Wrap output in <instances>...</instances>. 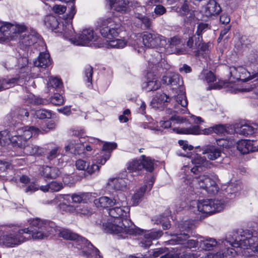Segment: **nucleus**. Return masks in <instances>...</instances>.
<instances>
[{
	"mask_svg": "<svg viewBox=\"0 0 258 258\" xmlns=\"http://www.w3.org/2000/svg\"><path fill=\"white\" fill-rule=\"evenodd\" d=\"M121 23L114 16L101 18L97 21V27L101 35L108 39L105 43L107 48L122 49L127 45H131L139 53L144 51V46L156 48L160 51L155 58L150 59L149 66H156L162 58L161 53L165 51L166 38L157 33H147L142 36L141 34H132L126 40L124 38L116 39L120 32Z\"/></svg>",
	"mask_w": 258,
	"mask_h": 258,
	"instance_id": "obj_1",
	"label": "nucleus"
},
{
	"mask_svg": "<svg viewBox=\"0 0 258 258\" xmlns=\"http://www.w3.org/2000/svg\"><path fill=\"white\" fill-rule=\"evenodd\" d=\"M94 203L97 207L108 209L110 218L106 222H103V228L106 233L114 234L118 239H125L130 234H137L141 231L130 218V208L124 194L113 198L101 197L95 199Z\"/></svg>",
	"mask_w": 258,
	"mask_h": 258,
	"instance_id": "obj_2",
	"label": "nucleus"
},
{
	"mask_svg": "<svg viewBox=\"0 0 258 258\" xmlns=\"http://www.w3.org/2000/svg\"><path fill=\"white\" fill-rule=\"evenodd\" d=\"M182 156L187 157L195 165L190 169L192 174L187 175L185 177L182 188L191 194L192 192L196 194L197 191L196 190L198 189L205 190L210 194H217L219 189V180L217 175L214 173H206L198 177L194 176L196 172H201L205 170L206 166L208 163L207 160L199 154L191 153H187L186 155L182 154Z\"/></svg>",
	"mask_w": 258,
	"mask_h": 258,
	"instance_id": "obj_3",
	"label": "nucleus"
},
{
	"mask_svg": "<svg viewBox=\"0 0 258 258\" xmlns=\"http://www.w3.org/2000/svg\"><path fill=\"white\" fill-rule=\"evenodd\" d=\"M29 227L19 229L16 226L6 228L3 236L0 238V245L5 247H15L30 239H42L43 232L38 231V227L41 228L43 223L39 218L28 220Z\"/></svg>",
	"mask_w": 258,
	"mask_h": 258,
	"instance_id": "obj_4",
	"label": "nucleus"
},
{
	"mask_svg": "<svg viewBox=\"0 0 258 258\" xmlns=\"http://www.w3.org/2000/svg\"><path fill=\"white\" fill-rule=\"evenodd\" d=\"M39 220L42 222L43 224L41 226V228L38 227V231L46 233L45 235H43L42 239L51 235L57 234L63 239L72 240V245L74 247V248H77L79 250L80 255L89 256V253L85 250L86 248H88L89 250L95 252L97 256H99V250L86 238L73 232L70 230L57 226L53 222L40 218Z\"/></svg>",
	"mask_w": 258,
	"mask_h": 258,
	"instance_id": "obj_5",
	"label": "nucleus"
},
{
	"mask_svg": "<svg viewBox=\"0 0 258 258\" xmlns=\"http://www.w3.org/2000/svg\"><path fill=\"white\" fill-rule=\"evenodd\" d=\"M21 130H24V126L18 129L11 137L8 130L0 131V145L2 147L3 152L10 156L41 154L42 150L39 147L29 144L24 145L23 140L25 139V136L19 134Z\"/></svg>",
	"mask_w": 258,
	"mask_h": 258,
	"instance_id": "obj_6",
	"label": "nucleus"
},
{
	"mask_svg": "<svg viewBox=\"0 0 258 258\" xmlns=\"http://www.w3.org/2000/svg\"><path fill=\"white\" fill-rule=\"evenodd\" d=\"M243 258H258V230L241 229L236 240L229 241Z\"/></svg>",
	"mask_w": 258,
	"mask_h": 258,
	"instance_id": "obj_7",
	"label": "nucleus"
},
{
	"mask_svg": "<svg viewBox=\"0 0 258 258\" xmlns=\"http://www.w3.org/2000/svg\"><path fill=\"white\" fill-rule=\"evenodd\" d=\"M75 3V2L67 3L68 6H70V10L66 18L61 23L53 15H47L44 20V24L47 28L55 33L60 34L66 40L69 34L68 28L70 25H72V20L76 13Z\"/></svg>",
	"mask_w": 258,
	"mask_h": 258,
	"instance_id": "obj_8",
	"label": "nucleus"
},
{
	"mask_svg": "<svg viewBox=\"0 0 258 258\" xmlns=\"http://www.w3.org/2000/svg\"><path fill=\"white\" fill-rule=\"evenodd\" d=\"M195 227V221L192 220H187L179 223L178 225L179 233H176L173 237L168 241V243L181 245L183 247L189 249L200 248V236L196 240L188 239L189 236L187 233Z\"/></svg>",
	"mask_w": 258,
	"mask_h": 258,
	"instance_id": "obj_9",
	"label": "nucleus"
},
{
	"mask_svg": "<svg viewBox=\"0 0 258 258\" xmlns=\"http://www.w3.org/2000/svg\"><path fill=\"white\" fill-rule=\"evenodd\" d=\"M162 81L163 84H166L170 85L173 92L177 95L174 96V100L175 101V108L177 111L178 107L180 105L183 107L181 112H184V111L187 110V100L185 96L184 88L182 86V83L180 84L179 76L176 73H171L168 76L163 77Z\"/></svg>",
	"mask_w": 258,
	"mask_h": 258,
	"instance_id": "obj_10",
	"label": "nucleus"
},
{
	"mask_svg": "<svg viewBox=\"0 0 258 258\" xmlns=\"http://www.w3.org/2000/svg\"><path fill=\"white\" fill-rule=\"evenodd\" d=\"M232 240H236V237L232 236L227 237L225 239H220L218 241L214 238L209 237H203L200 236V248L205 250H212L216 247H219L220 250L218 252H230V249H232L235 252L233 255H228L225 257H232L237 255V251L234 248L233 243L229 241Z\"/></svg>",
	"mask_w": 258,
	"mask_h": 258,
	"instance_id": "obj_11",
	"label": "nucleus"
},
{
	"mask_svg": "<svg viewBox=\"0 0 258 258\" xmlns=\"http://www.w3.org/2000/svg\"><path fill=\"white\" fill-rule=\"evenodd\" d=\"M68 29L69 34L67 40L76 45H88L98 38V36L92 28L84 29L79 35L76 34L72 25H70Z\"/></svg>",
	"mask_w": 258,
	"mask_h": 258,
	"instance_id": "obj_12",
	"label": "nucleus"
},
{
	"mask_svg": "<svg viewBox=\"0 0 258 258\" xmlns=\"http://www.w3.org/2000/svg\"><path fill=\"white\" fill-rule=\"evenodd\" d=\"M56 124L53 120H46L43 121L39 128L33 126H25L24 130H21L19 132V134L21 136H25L23 141L24 145L26 146L27 144L30 145H33L31 144V139L33 137H35L39 134H44L47 133L51 130L55 128Z\"/></svg>",
	"mask_w": 258,
	"mask_h": 258,
	"instance_id": "obj_13",
	"label": "nucleus"
},
{
	"mask_svg": "<svg viewBox=\"0 0 258 258\" xmlns=\"http://www.w3.org/2000/svg\"><path fill=\"white\" fill-rule=\"evenodd\" d=\"M229 252H209L207 253H202L200 252H191L185 251H182L181 249L176 247L175 253L170 254L167 256V258H224L225 256L228 255H233L235 254V252L230 249Z\"/></svg>",
	"mask_w": 258,
	"mask_h": 258,
	"instance_id": "obj_14",
	"label": "nucleus"
},
{
	"mask_svg": "<svg viewBox=\"0 0 258 258\" xmlns=\"http://www.w3.org/2000/svg\"><path fill=\"white\" fill-rule=\"evenodd\" d=\"M70 134L74 137L68 140L65 146L66 151L73 154H80L84 150V143L81 140L84 130L81 127L73 128L70 130Z\"/></svg>",
	"mask_w": 258,
	"mask_h": 258,
	"instance_id": "obj_15",
	"label": "nucleus"
},
{
	"mask_svg": "<svg viewBox=\"0 0 258 258\" xmlns=\"http://www.w3.org/2000/svg\"><path fill=\"white\" fill-rule=\"evenodd\" d=\"M197 205L198 210L206 214L221 212L225 207L224 202L218 199L199 200L197 202Z\"/></svg>",
	"mask_w": 258,
	"mask_h": 258,
	"instance_id": "obj_16",
	"label": "nucleus"
},
{
	"mask_svg": "<svg viewBox=\"0 0 258 258\" xmlns=\"http://www.w3.org/2000/svg\"><path fill=\"white\" fill-rule=\"evenodd\" d=\"M174 110L170 108L166 110V111L168 115L164 116L162 120L160 121L159 124L161 127L164 128H168L171 127L172 125H174L176 124H181L186 121V118L177 115L175 114V112L184 113L187 110L184 111V112H181L180 111L183 110V107L179 105L178 107V111H177L175 108V104H174Z\"/></svg>",
	"mask_w": 258,
	"mask_h": 258,
	"instance_id": "obj_17",
	"label": "nucleus"
},
{
	"mask_svg": "<svg viewBox=\"0 0 258 258\" xmlns=\"http://www.w3.org/2000/svg\"><path fill=\"white\" fill-rule=\"evenodd\" d=\"M8 70L15 69L16 74L28 75L30 72V67L28 66V59L26 57H21L19 58L11 57L4 64Z\"/></svg>",
	"mask_w": 258,
	"mask_h": 258,
	"instance_id": "obj_18",
	"label": "nucleus"
},
{
	"mask_svg": "<svg viewBox=\"0 0 258 258\" xmlns=\"http://www.w3.org/2000/svg\"><path fill=\"white\" fill-rule=\"evenodd\" d=\"M132 180V175L124 171L118 177L109 179L107 184L109 187L115 190L124 191L127 188V185Z\"/></svg>",
	"mask_w": 258,
	"mask_h": 258,
	"instance_id": "obj_19",
	"label": "nucleus"
},
{
	"mask_svg": "<svg viewBox=\"0 0 258 258\" xmlns=\"http://www.w3.org/2000/svg\"><path fill=\"white\" fill-rule=\"evenodd\" d=\"M26 27L24 24H12L10 23L2 22L0 26V33L4 37L3 40L17 35V33L24 32Z\"/></svg>",
	"mask_w": 258,
	"mask_h": 258,
	"instance_id": "obj_20",
	"label": "nucleus"
},
{
	"mask_svg": "<svg viewBox=\"0 0 258 258\" xmlns=\"http://www.w3.org/2000/svg\"><path fill=\"white\" fill-rule=\"evenodd\" d=\"M135 226L141 230V232L137 234H130L128 236L130 235H143L140 238V241L139 242V245L141 247L144 248H148L152 244V241L153 240H155L161 237L163 234V232L161 230H153L151 231H148L144 232V230L141 229L138 227H137L136 225ZM127 237L126 238H127Z\"/></svg>",
	"mask_w": 258,
	"mask_h": 258,
	"instance_id": "obj_21",
	"label": "nucleus"
},
{
	"mask_svg": "<svg viewBox=\"0 0 258 258\" xmlns=\"http://www.w3.org/2000/svg\"><path fill=\"white\" fill-rule=\"evenodd\" d=\"M71 203V195L69 194L58 195L51 201V204L57 206L63 213H73L76 211V208L70 205Z\"/></svg>",
	"mask_w": 258,
	"mask_h": 258,
	"instance_id": "obj_22",
	"label": "nucleus"
},
{
	"mask_svg": "<svg viewBox=\"0 0 258 258\" xmlns=\"http://www.w3.org/2000/svg\"><path fill=\"white\" fill-rule=\"evenodd\" d=\"M167 4L171 5L175 3L177 4H181L180 7L177 6V5L171 7V11H174L178 13L180 16H184L189 15L187 20H184L185 23H190V21L194 19V15L191 13L188 8V5L185 3V0H167Z\"/></svg>",
	"mask_w": 258,
	"mask_h": 258,
	"instance_id": "obj_23",
	"label": "nucleus"
},
{
	"mask_svg": "<svg viewBox=\"0 0 258 258\" xmlns=\"http://www.w3.org/2000/svg\"><path fill=\"white\" fill-rule=\"evenodd\" d=\"M75 166L78 170L84 171L85 173L89 175H92L97 174L102 165L96 163L95 156L92 159L91 164L84 160L78 159L76 161Z\"/></svg>",
	"mask_w": 258,
	"mask_h": 258,
	"instance_id": "obj_24",
	"label": "nucleus"
},
{
	"mask_svg": "<svg viewBox=\"0 0 258 258\" xmlns=\"http://www.w3.org/2000/svg\"><path fill=\"white\" fill-rule=\"evenodd\" d=\"M230 74L236 80H240L242 82L255 79L252 75V71L248 70L242 66H232L230 68Z\"/></svg>",
	"mask_w": 258,
	"mask_h": 258,
	"instance_id": "obj_25",
	"label": "nucleus"
},
{
	"mask_svg": "<svg viewBox=\"0 0 258 258\" xmlns=\"http://www.w3.org/2000/svg\"><path fill=\"white\" fill-rule=\"evenodd\" d=\"M116 147L117 144L115 143L105 142L103 143L102 142V147L100 148H102V150L95 155L96 163H99L100 165H104L109 159L111 151Z\"/></svg>",
	"mask_w": 258,
	"mask_h": 258,
	"instance_id": "obj_26",
	"label": "nucleus"
},
{
	"mask_svg": "<svg viewBox=\"0 0 258 258\" xmlns=\"http://www.w3.org/2000/svg\"><path fill=\"white\" fill-rule=\"evenodd\" d=\"M28 75L25 74H16L15 77L8 76L5 78L0 79V85L2 90L8 89L16 84L20 85L21 83H24L27 80Z\"/></svg>",
	"mask_w": 258,
	"mask_h": 258,
	"instance_id": "obj_27",
	"label": "nucleus"
},
{
	"mask_svg": "<svg viewBox=\"0 0 258 258\" xmlns=\"http://www.w3.org/2000/svg\"><path fill=\"white\" fill-rule=\"evenodd\" d=\"M132 6L135 9V18L138 19L146 28L149 29L152 25L151 20L148 17L140 13H145L146 12V7L141 6L138 2H133Z\"/></svg>",
	"mask_w": 258,
	"mask_h": 258,
	"instance_id": "obj_28",
	"label": "nucleus"
},
{
	"mask_svg": "<svg viewBox=\"0 0 258 258\" xmlns=\"http://www.w3.org/2000/svg\"><path fill=\"white\" fill-rule=\"evenodd\" d=\"M173 131L179 134L209 135L213 133V126L201 130L198 125H194L188 128H173Z\"/></svg>",
	"mask_w": 258,
	"mask_h": 258,
	"instance_id": "obj_29",
	"label": "nucleus"
},
{
	"mask_svg": "<svg viewBox=\"0 0 258 258\" xmlns=\"http://www.w3.org/2000/svg\"><path fill=\"white\" fill-rule=\"evenodd\" d=\"M154 182L153 178H151L149 183L145 184L135 191L131 199L133 206L138 205L143 200L145 192L152 189Z\"/></svg>",
	"mask_w": 258,
	"mask_h": 258,
	"instance_id": "obj_30",
	"label": "nucleus"
},
{
	"mask_svg": "<svg viewBox=\"0 0 258 258\" xmlns=\"http://www.w3.org/2000/svg\"><path fill=\"white\" fill-rule=\"evenodd\" d=\"M237 149L242 154L257 151V141L241 140L237 142Z\"/></svg>",
	"mask_w": 258,
	"mask_h": 258,
	"instance_id": "obj_31",
	"label": "nucleus"
},
{
	"mask_svg": "<svg viewBox=\"0 0 258 258\" xmlns=\"http://www.w3.org/2000/svg\"><path fill=\"white\" fill-rule=\"evenodd\" d=\"M61 148L55 146L52 148L47 154V159L53 165L61 167L64 165L65 161L64 156L60 154Z\"/></svg>",
	"mask_w": 258,
	"mask_h": 258,
	"instance_id": "obj_32",
	"label": "nucleus"
},
{
	"mask_svg": "<svg viewBox=\"0 0 258 258\" xmlns=\"http://www.w3.org/2000/svg\"><path fill=\"white\" fill-rule=\"evenodd\" d=\"M160 86V82L158 81L156 76L150 72L147 74V81L142 84V89L147 92L156 90Z\"/></svg>",
	"mask_w": 258,
	"mask_h": 258,
	"instance_id": "obj_33",
	"label": "nucleus"
},
{
	"mask_svg": "<svg viewBox=\"0 0 258 258\" xmlns=\"http://www.w3.org/2000/svg\"><path fill=\"white\" fill-rule=\"evenodd\" d=\"M26 30L27 28L24 32L17 33V35H19L20 43L23 49L34 44L37 42V40L35 32L32 31L31 34H29Z\"/></svg>",
	"mask_w": 258,
	"mask_h": 258,
	"instance_id": "obj_34",
	"label": "nucleus"
},
{
	"mask_svg": "<svg viewBox=\"0 0 258 258\" xmlns=\"http://www.w3.org/2000/svg\"><path fill=\"white\" fill-rule=\"evenodd\" d=\"M221 11L220 5L215 0H210L203 8V15L207 17L218 16Z\"/></svg>",
	"mask_w": 258,
	"mask_h": 258,
	"instance_id": "obj_35",
	"label": "nucleus"
},
{
	"mask_svg": "<svg viewBox=\"0 0 258 258\" xmlns=\"http://www.w3.org/2000/svg\"><path fill=\"white\" fill-rule=\"evenodd\" d=\"M235 131L240 135L245 136L252 135L258 133V124L254 122H246L243 124L237 126Z\"/></svg>",
	"mask_w": 258,
	"mask_h": 258,
	"instance_id": "obj_36",
	"label": "nucleus"
},
{
	"mask_svg": "<svg viewBox=\"0 0 258 258\" xmlns=\"http://www.w3.org/2000/svg\"><path fill=\"white\" fill-rule=\"evenodd\" d=\"M199 42L200 43L197 47V50L194 52L195 55L199 58H203L207 59L209 56L211 50L213 47L212 43L210 42L205 43L203 40Z\"/></svg>",
	"mask_w": 258,
	"mask_h": 258,
	"instance_id": "obj_37",
	"label": "nucleus"
},
{
	"mask_svg": "<svg viewBox=\"0 0 258 258\" xmlns=\"http://www.w3.org/2000/svg\"><path fill=\"white\" fill-rule=\"evenodd\" d=\"M244 65L248 69L252 71V75L258 80V54H250L244 60Z\"/></svg>",
	"mask_w": 258,
	"mask_h": 258,
	"instance_id": "obj_38",
	"label": "nucleus"
},
{
	"mask_svg": "<svg viewBox=\"0 0 258 258\" xmlns=\"http://www.w3.org/2000/svg\"><path fill=\"white\" fill-rule=\"evenodd\" d=\"M168 99L169 97L166 94L161 91L157 92L151 102V106L155 108H161L167 102Z\"/></svg>",
	"mask_w": 258,
	"mask_h": 258,
	"instance_id": "obj_39",
	"label": "nucleus"
},
{
	"mask_svg": "<svg viewBox=\"0 0 258 258\" xmlns=\"http://www.w3.org/2000/svg\"><path fill=\"white\" fill-rule=\"evenodd\" d=\"M202 151L203 153L207 155L208 158L211 160H215L220 157L222 153V150L214 145L205 146Z\"/></svg>",
	"mask_w": 258,
	"mask_h": 258,
	"instance_id": "obj_40",
	"label": "nucleus"
},
{
	"mask_svg": "<svg viewBox=\"0 0 258 258\" xmlns=\"http://www.w3.org/2000/svg\"><path fill=\"white\" fill-rule=\"evenodd\" d=\"M107 3L111 9L120 13L128 11L129 2L127 0H106Z\"/></svg>",
	"mask_w": 258,
	"mask_h": 258,
	"instance_id": "obj_41",
	"label": "nucleus"
},
{
	"mask_svg": "<svg viewBox=\"0 0 258 258\" xmlns=\"http://www.w3.org/2000/svg\"><path fill=\"white\" fill-rule=\"evenodd\" d=\"M50 64V55L47 51L40 52L37 59L34 61V65L35 67L42 68L48 67Z\"/></svg>",
	"mask_w": 258,
	"mask_h": 258,
	"instance_id": "obj_42",
	"label": "nucleus"
},
{
	"mask_svg": "<svg viewBox=\"0 0 258 258\" xmlns=\"http://www.w3.org/2000/svg\"><path fill=\"white\" fill-rule=\"evenodd\" d=\"M42 175L46 178L55 179L60 174V171L58 168L49 166L43 167L41 171Z\"/></svg>",
	"mask_w": 258,
	"mask_h": 258,
	"instance_id": "obj_43",
	"label": "nucleus"
},
{
	"mask_svg": "<svg viewBox=\"0 0 258 258\" xmlns=\"http://www.w3.org/2000/svg\"><path fill=\"white\" fill-rule=\"evenodd\" d=\"M63 187L61 182L53 181L46 185L40 186V189L43 192H57L60 190Z\"/></svg>",
	"mask_w": 258,
	"mask_h": 258,
	"instance_id": "obj_44",
	"label": "nucleus"
},
{
	"mask_svg": "<svg viewBox=\"0 0 258 258\" xmlns=\"http://www.w3.org/2000/svg\"><path fill=\"white\" fill-rule=\"evenodd\" d=\"M127 169L128 171L127 173L137 172L139 174L143 170V165H142V161L141 158L139 159H134L128 162L127 164Z\"/></svg>",
	"mask_w": 258,
	"mask_h": 258,
	"instance_id": "obj_45",
	"label": "nucleus"
},
{
	"mask_svg": "<svg viewBox=\"0 0 258 258\" xmlns=\"http://www.w3.org/2000/svg\"><path fill=\"white\" fill-rule=\"evenodd\" d=\"M62 85L61 80L55 77H51L47 84V88L49 93H54L55 91H58Z\"/></svg>",
	"mask_w": 258,
	"mask_h": 258,
	"instance_id": "obj_46",
	"label": "nucleus"
},
{
	"mask_svg": "<svg viewBox=\"0 0 258 258\" xmlns=\"http://www.w3.org/2000/svg\"><path fill=\"white\" fill-rule=\"evenodd\" d=\"M175 250L176 247L172 248L171 250L166 247H160L153 249L152 253L153 256L155 257L162 254L160 258H167L166 257L167 256H168L170 254L175 253Z\"/></svg>",
	"mask_w": 258,
	"mask_h": 258,
	"instance_id": "obj_47",
	"label": "nucleus"
},
{
	"mask_svg": "<svg viewBox=\"0 0 258 258\" xmlns=\"http://www.w3.org/2000/svg\"><path fill=\"white\" fill-rule=\"evenodd\" d=\"M241 189V184L240 181H237L235 183H230L227 189L228 192L229 199H233L240 195Z\"/></svg>",
	"mask_w": 258,
	"mask_h": 258,
	"instance_id": "obj_48",
	"label": "nucleus"
},
{
	"mask_svg": "<svg viewBox=\"0 0 258 258\" xmlns=\"http://www.w3.org/2000/svg\"><path fill=\"white\" fill-rule=\"evenodd\" d=\"M91 195L88 192H79L71 195L72 203H87L90 199Z\"/></svg>",
	"mask_w": 258,
	"mask_h": 258,
	"instance_id": "obj_49",
	"label": "nucleus"
},
{
	"mask_svg": "<svg viewBox=\"0 0 258 258\" xmlns=\"http://www.w3.org/2000/svg\"><path fill=\"white\" fill-rule=\"evenodd\" d=\"M216 142L218 147L222 150V148H229L232 147L235 141L232 138V137H229L226 138L217 139Z\"/></svg>",
	"mask_w": 258,
	"mask_h": 258,
	"instance_id": "obj_50",
	"label": "nucleus"
},
{
	"mask_svg": "<svg viewBox=\"0 0 258 258\" xmlns=\"http://www.w3.org/2000/svg\"><path fill=\"white\" fill-rule=\"evenodd\" d=\"M88 140L91 145H84V150L80 154H78L79 155L84 153L85 150L90 151L93 148H99L102 147V141L98 139L90 137Z\"/></svg>",
	"mask_w": 258,
	"mask_h": 258,
	"instance_id": "obj_51",
	"label": "nucleus"
},
{
	"mask_svg": "<svg viewBox=\"0 0 258 258\" xmlns=\"http://www.w3.org/2000/svg\"><path fill=\"white\" fill-rule=\"evenodd\" d=\"M141 159L142 165H143V169H144L148 172H152L154 168V160L145 155H142Z\"/></svg>",
	"mask_w": 258,
	"mask_h": 258,
	"instance_id": "obj_52",
	"label": "nucleus"
},
{
	"mask_svg": "<svg viewBox=\"0 0 258 258\" xmlns=\"http://www.w3.org/2000/svg\"><path fill=\"white\" fill-rule=\"evenodd\" d=\"M199 79L208 84L214 82L216 78L214 74L208 70H203L199 76Z\"/></svg>",
	"mask_w": 258,
	"mask_h": 258,
	"instance_id": "obj_53",
	"label": "nucleus"
},
{
	"mask_svg": "<svg viewBox=\"0 0 258 258\" xmlns=\"http://www.w3.org/2000/svg\"><path fill=\"white\" fill-rule=\"evenodd\" d=\"M31 114L36 118L41 119L44 118H51L52 115L51 111L45 109L32 110Z\"/></svg>",
	"mask_w": 258,
	"mask_h": 258,
	"instance_id": "obj_54",
	"label": "nucleus"
},
{
	"mask_svg": "<svg viewBox=\"0 0 258 258\" xmlns=\"http://www.w3.org/2000/svg\"><path fill=\"white\" fill-rule=\"evenodd\" d=\"M152 220L157 224H162L163 229L164 230L168 229L170 227L169 218L167 216L160 215L154 217Z\"/></svg>",
	"mask_w": 258,
	"mask_h": 258,
	"instance_id": "obj_55",
	"label": "nucleus"
},
{
	"mask_svg": "<svg viewBox=\"0 0 258 258\" xmlns=\"http://www.w3.org/2000/svg\"><path fill=\"white\" fill-rule=\"evenodd\" d=\"M181 43V39L178 36H174L170 39H166V44L165 46V51L166 50H168L169 48H173L174 47H176Z\"/></svg>",
	"mask_w": 258,
	"mask_h": 258,
	"instance_id": "obj_56",
	"label": "nucleus"
},
{
	"mask_svg": "<svg viewBox=\"0 0 258 258\" xmlns=\"http://www.w3.org/2000/svg\"><path fill=\"white\" fill-rule=\"evenodd\" d=\"M93 75V69L91 66H87L84 70V80L88 87L92 85V78Z\"/></svg>",
	"mask_w": 258,
	"mask_h": 258,
	"instance_id": "obj_57",
	"label": "nucleus"
},
{
	"mask_svg": "<svg viewBox=\"0 0 258 258\" xmlns=\"http://www.w3.org/2000/svg\"><path fill=\"white\" fill-rule=\"evenodd\" d=\"M209 29V26L207 23H200L198 24L196 31L198 41H202L203 40L202 34Z\"/></svg>",
	"mask_w": 258,
	"mask_h": 258,
	"instance_id": "obj_58",
	"label": "nucleus"
},
{
	"mask_svg": "<svg viewBox=\"0 0 258 258\" xmlns=\"http://www.w3.org/2000/svg\"><path fill=\"white\" fill-rule=\"evenodd\" d=\"M50 102L53 105L59 106L64 103V100L61 94L54 92L53 95L50 97Z\"/></svg>",
	"mask_w": 258,
	"mask_h": 258,
	"instance_id": "obj_59",
	"label": "nucleus"
},
{
	"mask_svg": "<svg viewBox=\"0 0 258 258\" xmlns=\"http://www.w3.org/2000/svg\"><path fill=\"white\" fill-rule=\"evenodd\" d=\"M13 169L12 163L8 161L0 160V174Z\"/></svg>",
	"mask_w": 258,
	"mask_h": 258,
	"instance_id": "obj_60",
	"label": "nucleus"
},
{
	"mask_svg": "<svg viewBox=\"0 0 258 258\" xmlns=\"http://www.w3.org/2000/svg\"><path fill=\"white\" fill-rule=\"evenodd\" d=\"M34 96L31 94L27 95V97L24 99L25 103L27 104H44V101L42 99H34Z\"/></svg>",
	"mask_w": 258,
	"mask_h": 258,
	"instance_id": "obj_61",
	"label": "nucleus"
},
{
	"mask_svg": "<svg viewBox=\"0 0 258 258\" xmlns=\"http://www.w3.org/2000/svg\"><path fill=\"white\" fill-rule=\"evenodd\" d=\"M250 85V88H243L242 91L245 92L252 91L255 94L254 97L258 98V80H255Z\"/></svg>",
	"mask_w": 258,
	"mask_h": 258,
	"instance_id": "obj_62",
	"label": "nucleus"
},
{
	"mask_svg": "<svg viewBox=\"0 0 258 258\" xmlns=\"http://www.w3.org/2000/svg\"><path fill=\"white\" fill-rule=\"evenodd\" d=\"M166 12V8L161 5H156L154 10V14L152 15V17L153 18H155L154 17V15L156 16H161L164 14Z\"/></svg>",
	"mask_w": 258,
	"mask_h": 258,
	"instance_id": "obj_63",
	"label": "nucleus"
},
{
	"mask_svg": "<svg viewBox=\"0 0 258 258\" xmlns=\"http://www.w3.org/2000/svg\"><path fill=\"white\" fill-rule=\"evenodd\" d=\"M213 133L217 135H225L227 133L225 126L222 124H217L213 126Z\"/></svg>",
	"mask_w": 258,
	"mask_h": 258,
	"instance_id": "obj_64",
	"label": "nucleus"
}]
</instances>
